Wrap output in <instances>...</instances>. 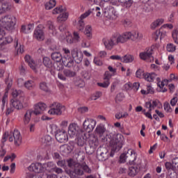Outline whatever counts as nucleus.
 Masks as SVG:
<instances>
[{
    "label": "nucleus",
    "instance_id": "obj_1",
    "mask_svg": "<svg viewBox=\"0 0 178 178\" xmlns=\"http://www.w3.org/2000/svg\"><path fill=\"white\" fill-rule=\"evenodd\" d=\"M95 134L99 136L102 143H110L111 149L110 156H113L115 152H119L122 149L123 147V136L122 134H115L112 137L103 124H98L96 127ZM111 137H112L111 139Z\"/></svg>",
    "mask_w": 178,
    "mask_h": 178
},
{
    "label": "nucleus",
    "instance_id": "obj_2",
    "mask_svg": "<svg viewBox=\"0 0 178 178\" xmlns=\"http://www.w3.org/2000/svg\"><path fill=\"white\" fill-rule=\"evenodd\" d=\"M47 108V104L42 102L38 103L34 106V110L29 109L28 110L24 115V124H29L30 120H31V115H41Z\"/></svg>",
    "mask_w": 178,
    "mask_h": 178
},
{
    "label": "nucleus",
    "instance_id": "obj_3",
    "mask_svg": "<svg viewBox=\"0 0 178 178\" xmlns=\"http://www.w3.org/2000/svg\"><path fill=\"white\" fill-rule=\"evenodd\" d=\"M17 20L16 17L13 15H6L1 17L0 19V26L7 30L8 31H12L15 30Z\"/></svg>",
    "mask_w": 178,
    "mask_h": 178
},
{
    "label": "nucleus",
    "instance_id": "obj_4",
    "mask_svg": "<svg viewBox=\"0 0 178 178\" xmlns=\"http://www.w3.org/2000/svg\"><path fill=\"white\" fill-rule=\"evenodd\" d=\"M103 42L106 49L111 50L118 44H124L122 35H114L109 39H103Z\"/></svg>",
    "mask_w": 178,
    "mask_h": 178
},
{
    "label": "nucleus",
    "instance_id": "obj_5",
    "mask_svg": "<svg viewBox=\"0 0 178 178\" xmlns=\"http://www.w3.org/2000/svg\"><path fill=\"white\" fill-rule=\"evenodd\" d=\"M51 59L54 60V62H57V63L62 62L63 65L66 67H72V66L74 65V61L72 58L70 57H68V58L66 57H62L60 52H54L51 54Z\"/></svg>",
    "mask_w": 178,
    "mask_h": 178
},
{
    "label": "nucleus",
    "instance_id": "obj_6",
    "mask_svg": "<svg viewBox=\"0 0 178 178\" xmlns=\"http://www.w3.org/2000/svg\"><path fill=\"white\" fill-rule=\"evenodd\" d=\"M122 36V40L124 42H127L129 40L131 41H135L136 42H138L143 40V33L138 32V31H133V32H124V33L121 34Z\"/></svg>",
    "mask_w": 178,
    "mask_h": 178
},
{
    "label": "nucleus",
    "instance_id": "obj_7",
    "mask_svg": "<svg viewBox=\"0 0 178 178\" xmlns=\"http://www.w3.org/2000/svg\"><path fill=\"white\" fill-rule=\"evenodd\" d=\"M73 168V173L77 175L78 176H83L85 173H91L92 170L87 164H80L79 163H75L73 161V165L71 167Z\"/></svg>",
    "mask_w": 178,
    "mask_h": 178
},
{
    "label": "nucleus",
    "instance_id": "obj_8",
    "mask_svg": "<svg viewBox=\"0 0 178 178\" xmlns=\"http://www.w3.org/2000/svg\"><path fill=\"white\" fill-rule=\"evenodd\" d=\"M53 15H59L57 17L58 22H66L67 17H69V13H66V8L65 7L60 6L54 9L52 12Z\"/></svg>",
    "mask_w": 178,
    "mask_h": 178
},
{
    "label": "nucleus",
    "instance_id": "obj_9",
    "mask_svg": "<svg viewBox=\"0 0 178 178\" xmlns=\"http://www.w3.org/2000/svg\"><path fill=\"white\" fill-rule=\"evenodd\" d=\"M56 139L58 143H67L69 140V135L65 129H57L54 131Z\"/></svg>",
    "mask_w": 178,
    "mask_h": 178
},
{
    "label": "nucleus",
    "instance_id": "obj_10",
    "mask_svg": "<svg viewBox=\"0 0 178 178\" xmlns=\"http://www.w3.org/2000/svg\"><path fill=\"white\" fill-rule=\"evenodd\" d=\"M50 109L48 111L49 115H62V112L65 111V106L58 102H54L50 105Z\"/></svg>",
    "mask_w": 178,
    "mask_h": 178
},
{
    "label": "nucleus",
    "instance_id": "obj_11",
    "mask_svg": "<svg viewBox=\"0 0 178 178\" xmlns=\"http://www.w3.org/2000/svg\"><path fill=\"white\" fill-rule=\"evenodd\" d=\"M129 158V162H134L137 159V154L134 150L129 149L127 150V153H122L120 156V162L121 163H124L126 159Z\"/></svg>",
    "mask_w": 178,
    "mask_h": 178
},
{
    "label": "nucleus",
    "instance_id": "obj_12",
    "mask_svg": "<svg viewBox=\"0 0 178 178\" xmlns=\"http://www.w3.org/2000/svg\"><path fill=\"white\" fill-rule=\"evenodd\" d=\"M97 126V120L92 118H86L83 123V129L86 133H91Z\"/></svg>",
    "mask_w": 178,
    "mask_h": 178
},
{
    "label": "nucleus",
    "instance_id": "obj_13",
    "mask_svg": "<svg viewBox=\"0 0 178 178\" xmlns=\"http://www.w3.org/2000/svg\"><path fill=\"white\" fill-rule=\"evenodd\" d=\"M5 34V31L0 29V51H3L5 45H8V44L13 42V38L11 36L3 38Z\"/></svg>",
    "mask_w": 178,
    "mask_h": 178
},
{
    "label": "nucleus",
    "instance_id": "obj_14",
    "mask_svg": "<svg viewBox=\"0 0 178 178\" xmlns=\"http://www.w3.org/2000/svg\"><path fill=\"white\" fill-rule=\"evenodd\" d=\"M88 143L89 147L90 149H92V152L87 151V147H86L85 149L88 154H92V152H94V149H95V148L99 145V140H98V137L92 135L89 136Z\"/></svg>",
    "mask_w": 178,
    "mask_h": 178
},
{
    "label": "nucleus",
    "instance_id": "obj_15",
    "mask_svg": "<svg viewBox=\"0 0 178 178\" xmlns=\"http://www.w3.org/2000/svg\"><path fill=\"white\" fill-rule=\"evenodd\" d=\"M97 155L99 161H106L109 158V151L104 147H100L97 149Z\"/></svg>",
    "mask_w": 178,
    "mask_h": 178
},
{
    "label": "nucleus",
    "instance_id": "obj_16",
    "mask_svg": "<svg viewBox=\"0 0 178 178\" xmlns=\"http://www.w3.org/2000/svg\"><path fill=\"white\" fill-rule=\"evenodd\" d=\"M76 76V72L74 71L65 69L63 72H59L58 73V77L60 80L63 81H66V77H69L70 79L72 77H74Z\"/></svg>",
    "mask_w": 178,
    "mask_h": 178
},
{
    "label": "nucleus",
    "instance_id": "obj_17",
    "mask_svg": "<svg viewBox=\"0 0 178 178\" xmlns=\"http://www.w3.org/2000/svg\"><path fill=\"white\" fill-rule=\"evenodd\" d=\"M71 55L75 63H81L83 61V52L79 51V49L74 48L71 50Z\"/></svg>",
    "mask_w": 178,
    "mask_h": 178
},
{
    "label": "nucleus",
    "instance_id": "obj_18",
    "mask_svg": "<svg viewBox=\"0 0 178 178\" xmlns=\"http://www.w3.org/2000/svg\"><path fill=\"white\" fill-rule=\"evenodd\" d=\"M66 41L68 44H74L80 42V33L77 31H74L73 37L70 33L67 32L66 34Z\"/></svg>",
    "mask_w": 178,
    "mask_h": 178
},
{
    "label": "nucleus",
    "instance_id": "obj_19",
    "mask_svg": "<svg viewBox=\"0 0 178 178\" xmlns=\"http://www.w3.org/2000/svg\"><path fill=\"white\" fill-rule=\"evenodd\" d=\"M33 38L37 41H44L45 40V33L44 29H41V26H38L33 31Z\"/></svg>",
    "mask_w": 178,
    "mask_h": 178
},
{
    "label": "nucleus",
    "instance_id": "obj_20",
    "mask_svg": "<svg viewBox=\"0 0 178 178\" xmlns=\"http://www.w3.org/2000/svg\"><path fill=\"white\" fill-rule=\"evenodd\" d=\"M83 133V131L79 130V126L76 123L70 124L68 128V134L70 137H76Z\"/></svg>",
    "mask_w": 178,
    "mask_h": 178
},
{
    "label": "nucleus",
    "instance_id": "obj_21",
    "mask_svg": "<svg viewBox=\"0 0 178 178\" xmlns=\"http://www.w3.org/2000/svg\"><path fill=\"white\" fill-rule=\"evenodd\" d=\"M28 170L29 172H34L35 173H41L44 170V165L40 163H31L28 168Z\"/></svg>",
    "mask_w": 178,
    "mask_h": 178
},
{
    "label": "nucleus",
    "instance_id": "obj_22",
    "mask_svg": "<svg viewBox=\"0 0 178 178\" xmlns=\"http://www.w3.org/2000/svg\"><path fill=\"white\" fill-rule=\"evenodd\" d=\"M14 139V144L17 147H19L20 144H22V135L20 134V131L19 130L15 129L13 132V137H9V141L12 142Z\"/></svg>",
    "mask_w": 178,
    "mask_h": 178
},
{
    "label": "nucleus",
    "instance_id": "obj_23",
    "mask_svg": "<svg viewBox=\"0 0 178 178\" xmlns=\"http://www.w3.org/2000/svg\"><path fill=\"white\" fill-rule=\"evenodd\" d=\"M91 15V10H88V11H86L85 13L82 14L80 17L78 21V24H77V29L78 30H79L80 31L84 30V19H86V17H88L89 15Z\"/></svg>",
    "mask_w": 178,
    "mask_h": 178
},
{
    "label": "nucleus",
    "instance_id": "obj_24",
    "mask_svg": "<svg viewBox=\"0 0 178 178\" xmlns=\"http://www.w3.org/2000/svg\"><path fill=\"white\" fill-rule=\"evenodd\" d=\"M77 142L76 144L79 147H83L86 145V143H87V134L86 132H81L79 135L76 136Z\"/></svg>",
    "mask_w": 178,
    "mask_h": 178
},
{
    "label": "nucleus",
    "instance_id": "obj_25",
    "mask_svg": "<svg viewBox=\"0 0 178 178\" xmlns=\"http://www.w3.org/2000/svg\"><path fill=\"white\" fill-rule=\"evenodd\" d=\"M58 166H60V168H63L64 169H66L67 166L69 168L73 167V159H70L68 160H60L57 161Z\"/></svg>",
    "mask_w": 178,
    "mask_h": 178
},
{
    "label": "nucleus",
    "instance_id": "obj_26",
    "mask_svg": "<svg viewBox=\"0 0 178 178\" xmlns=\"http://www.w3.org/2000/svg\"><path fill=\"white\" fill-rule=\"evenodd\" d=\"M24 59L26 63H28L29 66L31 67V69H32V70H34V72H37V63H35V61H34V60H33V58H31V56H30L29 55H26Z\"/></svg>",
    "mask_w": 178,
    "mask_h": 178
},
{
    "label": "nucleus",
    "instance_id": "obj_27",
    "mask_svg": "<svg viewBox=\"0 0 178 178\" xmlns=\"http://www.w3.org/2000/svg\"><path fill=\"white\" fill-rule=\"evenodd\" d=\"M140 59L146 60V59H149L152 56V47L146 49V51L141 52L139 55Z\"/></svg>",
    "mask_w": 178,
    "mask_h": 178
},
{
    "label": "nucleus",
    "instance_id": "obj_28",
    "mask_svg": "<svg viewBox=\"0 0 178 178\" xmlns=\"http://www.w3.org/2000/svg\"><path fill=\"white\" fill-rule=\"evenodd\" d=\"M156 83H157L158 87L161 89L163 92H166V91H168V89L165 88V86H168V80L164 79L161 81V78L158 77L156 79Z\"/></svg>",
    "mask_w": 178,
    "mask_h": 178
},
{
    "label": "nucleus",
    "instance_id": "obj_29",
    "mask_svg": "<svg viewBox=\"0 0 178 178\" xmlns=\"http://www.w3.org/2000/svg\"><path fill=\"white\" fill-rule=\"evenodd\" d=\"M140 172V167L138 165H131L129 168L128 175L131 177H134Z\"/></svg>",
    "mask_w": 178,
    "mask_h": 178
},
{
    "label": "nucleus",
    "instance_id": "obj_30",
    "mask_svg": "<svg viewBox=\"0 0 178 178\" xmlns=\"http://www.w3.org/2000/svg\"><path fill=\"white\" fill-rule=\"evenodd\" d=\"M145 80L146 81H149V83H156V79H158V75L152 72V73H145Z\"/></svg>",
    "mask_w": 178,
    "mask_h": 178
},
{
    "label": "nucleus",
    "instance_id": "obj_31",
    "mask_svg": "<svg viewBox=\"0 0 178 178\" xmlns=\"http://www.w3.org/2000/svg\"><path fill=\"white\" fill-rule=\"evenodd\" d=\"M10 106L14 109H22L23 103L20 100L13 99L10 100Z\"/></svg>",
    "mask_w": 178,
    "mask_h": 178
},
{
    "label": "nucleus",
    "instance_id": "obj_32",
    "mask_svg": "<svg viewBox=\"0 0 178 178\" xmlns=\"http://www.w3.org/2000/svg\"><path fill=\"white\" fill-rule=\"evenodd\" d=\"M159 104V101L158 100L147 102L145 104V108H146L147 109H151V111H152V109H155V108L158 106Z\"/></svg>",
    "mask_w": 178,
    "mask_h": 178
},
{
    "label": "nucleus",
    "instance_id": "obj_33",
    "mask_svg": "<svg viewBox=\"0 0 178 178\" xmlns=\"http://www.w3.org/2000/svg\"><path fill=\"white\" fill-rule=\"evenodd\" d=\"M12 9V6L9 4V3H1L0 0V15L2 13H5V12H8Z\"/></svg>",
    "mask_w": 178,
    "mask_h": 178
},
{
    "label": "nucleus",
    "instance_id": "obj_34",
    "mask_svg": "<svg viewBox=\"0 0 178 178\" xmlns=\"http://www.w3.org/2000/svg\"><path fill=\"white\" fill-rule=\"evenodd\" d=\"M7 85V88H6V91L2 98V104L3 106H5V105L6 104V102H8V91H9V90H10V87H12V81L8 83V81L6 82Z\"/></svg>",
    "mask_w": 178,
    "mask_h": 178
},
{
    "label": "nucleus",
    "instance_id": "obj_35",
    "mask_svg": "<svg viewBox=\"0 0 178 178\" xmlns=\"http://www.w3.org/2000/svg\"><path fill=\"white\" fill-rule=\"evenodd\" d=\"M134 60V56L130 54H127L122 57L121 62L124 63H131Z\"/></svg>",
    "mask_w": 178,
    "mask_h": 178
},
{
    "label": "nucleus",
    "instance_id": "obj_36",
    "mask_svg": "<svg viewBox=\"0 0 178 178\" xmlns=\"http://www.w3.org/2000/svg\"><path fill=\"white\" fill-rule=\"evenodd\" d=\"M92 29L91 28V26L88 25L85 28L84 34L86 35L88 40H91L92 38Z\"/></svg>",
    "mask_w": 178,
    "mask_h": 178
},
{
    "label": "nucleus",
    "instance_id": "obj_37",
    "mask_svg": "<svg viewBox=\"0 0 178 178\" xmlns=\"http://www.w3.org/2000/svg\"><path fill=\"white\" fill-rule=\"evenodd\" d=\"M24 87L26 90H33L35 87V82L33 80H28L24 82Z\"/></svg>",
    "mask_w": 178,
    "mask_h": 178
},
{
    "label": "nucleus",
    "instance_id": "obj_38",
    "mask_svg": "<svg viewBox=\"0 0 178 178\" xmlns=\"http://www.w3.org/2000/svg\"><path fill=\"white\" fill-rule=\"evenodd\" d=\"M47 27L49 30V32L51 33L52 35H56V29L55 28V26H54V22L51 21L47 22Z\"/></svg>",
    "mask_w": 178,
    "mask_h": 178
},
{
    "label": "nucleus",
    "instance_id": "obj_39",
    "mask_svg": "<svg viewBox=\"0 0 178 178\" xmlns=\"http://www.w3.org/2000/svg\"><path fill=\"white\" fill-rule=\"evenodd\" d=\"M15 44H14V47L17 51V54H23L24 52V47L22 44H19V42H17V40H15Z\"/></svg>",
    "mask_w": 178,
    "mask_h": 178
},
{
    "label": "nucleus",
    "instance_id": "obj_40",
    "mask_svg": "<svg viewBox=\"0 0 178 178\" xmlns=\"http://www.w3.org/2000/svg\"><path fill=\"white\" fill-rule=\"evenodd\" d=\"M163 22H165V20L162 18L157 19L151 24V29H156V27H159V26L163 24Z\"/></svg>",
    "mask_w": 178,
    "mask_h": 178
},
{
    "label": "nucleus",
    "instance_id": "obj_41",
    "mask_svg": "<svg viewBox=\"0 0 178 178\" xmlns=\"http://www.w3.org/2000/svg\"><path fill=\"white\" fill-rule=\"evenodd\" d=\"M56 6V0H49V1L45 4V9H47V10H51V9L55 8Z\"/></svg>",
    "mask_w": 178,
    "mask_h": 178
},
{
    "label": "nucleus",
    "instance_id": "obj_42",
    "mask_svg": "<svg viewBox=\"0 0 178 178\" xmlns=\"http://www.w3.org/2000/svg\"><path fill=\"white\" fill-rule=\"evenodd\" d=\"M43 65L47 67V69H51L53 66L52 61L51 58L48 57L43 58Z\"/></svg>",
    "mask_w": 178,
    "mask_h": 178
},
{
    "label": "nucleus",
    "instance_id": "obj_43",
    "mask_svg": "<svg viewBox=\"0 0 178 178\" xmlns=\"http://www.w3.org/2000/svg\"><path fill=\"white\" fill-rule=\"evenodd\" d=\"M101 97H102V92L97 91L95 93L90 96L89 101H97V99L101 98Z\"/></svg>",
    "mask_w": 178,
    "mask_h": 178
},
{
    "label": "nucleus",
    "instance_id": "obj_44",
    "mask_svg": "<svg viewBox=\"0 0 178 178\" xmlns=\"http://www.w3.org/2000/svg\"><path fill=\"white\" fill-rule=\"evenodd\" d=\"M108 13L112 17V19H116L118 17V12L113 6L108 7Z\"/></svg>",
    "mask_w": 178,
    "mask_h": 178
},
{
    "label": "nucleus",
    "instance_id": "obj_45",
    "mask_svg": "<svg viewBox=\"0 0 178 178\" xmlns=\"http://www.w3.org/2000/svg\"><path fill=\"white\" fill-rule=\"evenodd\" d=\"M136 76L138 79H145V73L142 69H138L136 72Z\"/></svg>",
    "mask_w": 178,
    "mask_h": 178
},
{
    "label": "nucleus",
    "instance_id": "obj_46",
    "mask_svg": "<svg viewBox=\"0 0 178 178\" xmlns=\"http://www.w3.org/2000/svg\"><path fill=\"white\" fill-rule=\"evenodd\" d=\"M163 108L164 110L168 113H172L173 112V108H170V104L169 102H165L163 104Z\"/></svg>",
    "mask_w": 178,
    "mask_h": 178
},
{
    "label": "nucleus",
    "instance_id": "obj_47",
    "mask_svg": "<svg viewBox=\"0 0 178 178\" xmlns=\"http://www.w3.org/2000/svg\"><path fill=\"white\" fill-rule=\"evenodd\" d=\"M52 140V138L49 135H45L41 138V143L43 144H48L51 140Z\"/></svg>",
    "mask_w": 178,
    "mask_h": 178
},
{
    "label": "nucleus",
    "instance_id": "obj_48",
    "mask_svg": "<svg viewBox=\"0 0 178 178\" xmlns=\"http://www.w3.org/2000/svg\"><path fill=\"white\" fill-rule=\"evenodd\" d=\"M40 88L42 91H45V92H48V91L49 90V89L48 88V85H47V83L45 82H41L40 83Z\"/></svg>",
    "mask_w": 178,
    "mask_h": 178
},
{
    "label": "nucleus",
    "instance_id": "obj_49",
    "mask_svg": "<svg viewBox=\"0 0 178 178\" xmlns=\"http://www.w3.org/2000/svg\"><path fill=\"white\" fill-rule=\"evenodd\" d=\"M109 84H111V83L108 80H105V81L103 83H97V86H99V87H102V88H108V87H109Z\"/></svg>",
    "mask_w": 178,
    "mask_h": 178
},
{
    "label": "nucleus",
    "instance_id": "obj_50",
    "mask_svg": "<svg viewBox=\"0 0 178 178\" xmlns=\"http://www.w3.org/2000/svg\"><path fill=\"white\" fill-rule=\"evenodd\" d=\"M168 52H175L176 51V46L172 43H169L167 44Z\"/></svg>",
    "mask_w": 178,
    "mask_h": 178
},
{
    "label": "nucleus",
    "instance_id": "obj_51",
    "mask_svg": "<svg viewBox=\"0 0 178 178\" xmlns=\"http://www.w3.org/2000/svg\"><path fill=\"white\" fill-rule=\"evenodd\" d=\"M172 35L174 42H175V44H178V31L177 29L172 31Z\"/></svg>",
    "mask_w": 178,
    "mask_h": 178
},
{
    "label": "nucleus",
    "instance_id": "obj_52",
    "mask_svg": "<svg viewBox=\"0 0 178 178\" xmlns=\"http://www.w3.org/2000/svg\"><path fill=\"white\" fill-rule=\"evenodd\" d=\"M43 167L44 168V170H45V169H47V168H51V169L54 170V168L56 166H55V164L54 163V162L49 161V162H47V163L43 164Z\"/></svg>",
    "mask_w": 178,
    "mask_h": 178
},
{
    "label": "nucleus",
    "instance_id": "obj_53",
    "mask_svg": "<svg viewBox=\"0 0 178 178\" xmlns=\"http://www.w3.org/2000/svg\"><path fill=\"white\" fill-rule=\"evenodd\" d=\"M161 35V31L157 30L152 34V38L154 41H156Z\"/></svg>",
    "mask_w": 178,
    "mask_h": 178
},
{
    "label": "nucleus",
    "instance_id": "obj_54",
    "mask_svg": "<svg viewBox=\"0 0 178 178\" xmlns=\"http://www.w3.org/2000/svg\"><path fill=\"white\" fill-rule=\"evenodd\" d=\"M124 99V95L123 93H119L115 97L116 102H121V101H123Z\"/></svg>",
    "mask_w": 178,
    "mask_h": 178
},
{
    "label": "nucleus",
    "instance_id": "obj_55",
    "mask_svg": "<svg viewBox=\"0 0 178 178\" xmlns=\"http://www.w3.org/2000/svg\"><path fill=\"white\" fill-rule=\"evenodd\" d=\"M124 88L127 91H129L130 90L133 89V84H131L130 82H128L124 85Z\"/></svg>",
    "mask_w": 178,
    "mask_h": 178
},
{
    "label": "nucleus",
    "instance_id": "obj_56",
    "mask_svg": "<svg viewBox=\"0 0 178 178\" xmlns=\"http://www.w3.org/2000/svg\"><path fill=\"white\" fill-rule=\"evenodd\" d=\"M81 47L83 48H89L90 47V41L87 40H83L81 43Z\"/></svg>",
    "mask_w": 178,
    "mask_h": 178
},
{
    "label": "nucleus",
    "instance_id": "obj_57",
    "mask_svg": "<svg viewBox=\"0 0 178 178\" xmlns=\"http://www.w3.org/2000/svg\"><path fill=\"white\" fill-rule=\"evenodd\" d=\"M112 76H113V74H111L109 72V71H106L104 74V80H108L109 81V80H111V78L112 77Z\"/></svg>",
    "mask_w": 178,
    "mask_h": 178
},
{
    "label": "nucleus",
    "instance_id": "obj_58",
    "mask_svg": "<svg viewBox=\"0 0 178 178\" xmlns=\"http://www.w3.org/2000/svg\"><path fill=\"white\" fill-rule=\"evenodd\" d=\"M63 51L64 52V54L67 56V57H65L67 59H72V58H70V50H69V49L67 48H63Z\"/></svg>",
    "mask_w": 178,
    "mask_h": 178
},
{
    "label": "nucleus",
    "instance_id": "obj_59",
    "mask_svg": "<svg viewBox=\"0 0 178 178\" xmlns=\"http://www.w3.org/2000/svg\"><path fill=\"white\" fill-rule=\"evenodd\" d=\"M78 111L80 113H86L88 112V107H86V106L80 107L79 108H78Z\"/></svg>",
    "mask_w": 178,
    "mask_h": 178
},
{
    "label": "nucleus",
    "instance_id": "obj_60",
    "mask_svg": "<svg viewBox=\"0 0 178 178\" xmlns=\"http://www.w3.org/2000/svg\"><path fill=\"white\" fill-rule=\"evenodd\" d=\"M53 172H55L57 175H60L63 173V170L56 166L54 168Z\"/></svg>",
    "mask_w": 178,
    "mask_h": 178
},
{
    "label": "nucleus",
    "instance_id": "obj_61",
    "mask_svg": "<svg viewBox=\"0 0 178 178\" xmlns=\"http://www.w3.org/2000/svg\"><path fill=\"white\" fill-rule=\"evenodd\" d=\"M165 167L168 170H172V169H173V164L170 162H166L165 163Z\"/></svg>",
    "mask_w": 178,
    "mask_h": 178
},
{
    "label": "nucleus",
    "instance_id": "obj_62",
    "mask_svg": "<svg viewBox=\"0 0 178 178\" xmlns=\"http://www.w3.org/2000/svg\"><path fill=\"white\" fill-rule=\"evenodd\" d=\"M110 59H112V60H120L122 62V56L118 55L111 56Z\"/></svg>",
    "mask_w": 178,
    "mask_h": 178
},
{
    "label": "nucleus",
    "instance_id": "obj_63",
    "mask_svg": "<svg viewBox=\"0 0 178 178\" xmlns=\"http://www.w3.org/2000/svg\"><path fill=\"white\" fill-rule=\"evenodd\" d=\"M93 10H95L96 16L97 17H99L101 16V7L97 6L95 8H93Z\"/></svg>",
    "mask_w": 178,
    "mask_h": 178
},
{
    "label": "nucleus",
    "instance_id": "obj_64",
    "mask_svg": "<svg viewBox=\"0 0 178 178\" xmlns=\"http://www.w3.org/2000/svg\"><path fill=\"white\" fill-rule=\"evenodd\" d=\"M132 88L134 91H138V88H140V83L135 82L132 85Z\"/></svg>",
    "mask_w": 178,
    "mask_h": 178
}]
</instances>
